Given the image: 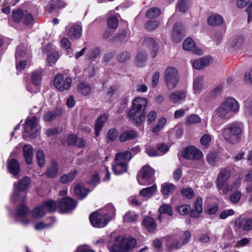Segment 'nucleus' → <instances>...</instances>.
Masks as SVG:
<instances>
[{"instance_id": "a878e982", "label": "nucleus", "mask_w": 252, "mask_h": 252, "mask_svg": "<svg viewBox=\"0 0 252 252\" xmlns=\"http://www.w3.org/2000/svg\"><path fill=\"white\" fill-rule=\"evenodd\" d=\"M212 63L211 58H201L195 60L192 63L193 67L196 69L200 70L204 67L207 66Z\"/></svg>"}, {"instance_id": "bf43d9fd", "label": "nucleus", "mask_w": 252, "mask_h": 252, "mask_svg": "<svg viewBox=\"0 0 252 252\" xmlns=\"http://www.w3.org/2000/svg\"><path fill=\"white\" fill-rule=\"evenodd\" d=\"M219 210V205L217 204H214L207 206L205 209V212L209 215L215 214Z\"/></svg>"}, {"instance_id": "dca6fc26", "label": "nucleus", "mask_w": 252, "mask_h": 252, "mask_svg": "<svg viewBox=\"0 0 252 252\" xmlns=\"http://www.w3.org/2000/svg\"><path fill=\"white\" fill-rule=\"evenodd\" d=\"M77 202L69 197L63 198L60 202L59 206L62 212H68L74 209Z\"/></svg>"}, {"instance_id": "4468645a", "label": "nucleus", "mask_w": 252, "mask_h": 252, "mask_svg": "<svg viewBox=\"0 0 252 252\" xmlns=\"http://www.w3.org/2000/svg\"><path fill=\"white\" fill-rule=\"evenodd\" d=\"M29 212L27 207L24 205H20L17 209L15 215V220L17 221L22 222L24 225H26L30 222V220L27 218L26 216Z\"/></svg>"}, {"instance_id": "9d476101", "label": "nucleus", "mask_w": 252, "mask_h": 252, "mask_svg": "<svg viewBox=\"0 0 252 252\" xmlns=\"http://www.w3.org/2000/svg\"><path fill=\"white\" fill-rule=\"evenodd\" d=\"M155 170L149 165L143 166L138 172L137 178L138 183L142 185L146 184V182L151 180V178L154 175Z\"/></svg>"}, {"instance_id": "8fccbe9b", "label": "nucleus", "mask_w": 252, "mask_h": 252, "mask_svg": "<svg viewBox=\"0 0 252 252\" xmlns=\"http://www.w3.org/2000/svg\"><path fill=\"white\" fill-rule=\"evenodd\" d=\"M62 46L66 50L67 54L70 55L72 53V50L71 48V43L66 37L63 38L61 41Z\"/></svg>"}, {"instance_id": "4be33fe9", "label": "nucleus", "mask_w": 252, "mask_h": 252, "mask_svg": "<svg viewBox=\"0 0 252 252\" xmlns=\"http://www.w3.org/2000/svg\"><path fill=\"white\" fill-rule=\"evenodd\" d=\"M59 165L54 160H52L48 166L44 175L48 178H54L58 174Z\"/></svg>"}, {"instance_id": "c85d7f7f", "label": "nucleus", "mask_w": 252, "mask_h": 252, "mask_svg": "<svg viewBox=\"0 0 252 252\" xmlns=\"http://www.w3.org/2000/svg\"><path fill=\"white\" fill-rule=\"evenodd\" d=\"M23 154L25 161L28 164L32 163L33 158V149L30 145H25L23 147Z\"/></svg>"}, {"instance_id": "3c124183", "label": "nucleus", "mask_w": 252, "mask_h": 252, "mask_svg": "<svg viewBox=\"0 0 252 252\" xmlns=\"http://www.w3.org/2000/svg\"><path fill=\"white\" fill-rule=\"evenodd\" d=\"M36 158L37 164L40 167H42L45 163V156L42 150H38L36 152Z\"/></svg>"}, {"instance_id": "864d4df0", "label": "nucleus", "mask_w": 252, "mask_h": 252, "mask_svg": "<svg viewBox=\"0 0 252 252\" xmlns=\"http://www.w3.org/2000/svg\"><path fill=\"white\" fill-rule=\"evenodd\" d=\"M244 42V37L243 36H239L234 39L232 42V47L234 49H238L242 46Z\"/></svg>"}, {"instance_id": "473e14b6", "label": "nucleus", "mask_w": 252, "mask_h": 252, "mask_svg": "<svg viewBox=\"0 0 252 252\" xmlns=\"http://www.w3.org/2000/svg\"><path fill=\"white\" fill-rule=\"evenodd\" d=\"M157 191V186L154 185L151 187L144 188L140 191L139 194L141 196L146 197H151Z\"/></svg>"}, {"instance_id": "f257e3e1", "label": "nucleus", "mask_w": 252, "mask_h": 252, "mask_svg": "<svg viewBox=\"0 0 252 252\" xmlns=\"http://www.w3.org/2000/svg\"><path fill=\"white\" fill-rule=\"evenodd\" d=\"M244 128L242 122L235 121L226 125L220 131L223 138L227 143L235 145L241 141Z\"/></svg>"}, {"instance_id": "f704fd0d", "label": "nucleus", "mask_w": 252, "mask_h": 252, "mask_svg": "<svg viewBox=\"0 0 252 252\" xmlns=\"http://www.w3.org/2000/svg\"><path fill=\"white\" fill-rule=\"evenodd\" d=\"M74 192L78 197L83 199L87 195L89 190L82 187L81 184H78L74 187Z\"/></svg>"}, {"instance_id": "e433bc0d", "label": "nucleus", "mask_w": 252, "mask_h": 252, "mask_svg": "<svg viewBox=\"0 0 252 252\" xmlns=\"http://www.w3.org/2000/svg\"><path fill=\"white\" fill-rule=\"evenodd\" d=\"M77 174L76 170L71 171L67 174L63 175L60 178V181L63 184L72 182L75 178Z\"/></svg>"}, {"instance_id": "4d7b16f0", "label": "nucleus", "mask_w": 252, "mask_h": 252, "mask_svg": "<svg viewBox=\"0 0 252 252\" xmlns=\"http://www.w3.org/2000/svg\"><path fill=\"white\" fill-rule=\"evenodd\" d=\"M22 19H23V23L26 25H32L33 18L32 14L27 13V11L24 12V15Z\"/></svg>"}, {"instance_id": "aec40b11", "label": "nucleus", "mask_w": 252, "mask_h": 252, "mask_svg": "<svg viewBox=\"0 0 252 252\" xmlns=\"http://www.w3.org/2000/svg\"><path fill=\"white\" fill-rule=\"evenodd\" d=\"M143 44L151 50V57L155 58L159 49L158 45L155 39L151 37L146 38L143 41Z\"/></svg>"}, {"instance_id": "f03ea898", "label": "nucleus", "mask_w": 252, "mask_h": 252, "mask_svg": "<svg viewBox=\"0 0 252 252\" xmlns=\"http://www.w3.org/2000/svg\"><path fill=\"white\" fill-rule=\"evenodd\" d=\"M240 105L237 100L232 97H227L215 109V115L221 119L228 120L238 113Z\"/></svg>"}, {"instance_id": "1a4fd4ad", "label": "nucleus", "mask_w": 252, "mask_h": 252, "mask_svg": "<svg viewBox=\"0 0 252 252\" xmlns=\"http://www.w3.org/2000/svg\"><path fill=\"white\" fill-rule=\"evenodd\" d=\"M24 131L30 138H34L38 131L37 119L34 116L27 119L24 125Z\"/></svg>"}, {"instance_id": "cd10ccee", "label": "nucleus", "mask_w": 252, "mask_h": 252, "mask_svg": "<svg viewBox=\"0 0 252 252\" xmlns=\"http://www.w3.org/2000/svg\"><path fill=\"white\" fill-rule=\"evenodd\" d=\"M8 169L9 172L14 176L17 175L20 171V167L18 161L11 159L8 162Z\"/></svg>"}, {"instance_id": "2f4dec72", "label": "nucleus", "mask_w": 252, "mask_h": 252, "mask_svg": "<svg viewBox=\"0 0 252 252\" xmlns=\"http://www.w3.org/2000/svg\"><path fill=\"white\" fill-rule=\"evenodd\" d=\"M208 24L211 26H217L223 23V19L221 15L214 14L208 18Z\"/></svg>"}, {"instance_id": "603ef678", "label": "nucleus", "mask_w": 252, "mask_h": 252, "mask_svg": "<svg viewBox=\"0 0 252 252\" xmlns=\"http://www.w3.org/2000/svg\"><path fill=\"white\" fill-rule=\"evenodd\" d=\"M118 61L120 63H124L130 58V54L127 51L120 52L118 56Z\"/></svg>"}, {"instance_id": "e2e57ef3", "label": "nucleus", "mask_w": 252, "mask_h": 252, "mask_svg": "<svg viewBox=\"0 0 252 252\" xmlns=\"http://www.w3.org/2000/svg\"><path fill=\"white\" fill-rule=\"evenodd\" d=\"M211 141V137L209 134H204L200 138L201 144L205 148H207Z\"/></svg>"}, {"instance_id": "09e8293b", "label": "nucleus", "mask_w": 252, "mask_h": 252, "mask_svg": "<svg viewBox=\"0 0 252 252\" xmlns=\"http://www.w3.org/2000/svg\"><path fill=\"white\" fill-rule=\"evenodd\" d=\"M201 121V118L196 114H191L187 117L186 124H193L199 123Z\"/></svg>"}, {"instance_id": "6ab92c4d", "label": "nucleus", "mask_w": 252, "mask_h": 252, "mask_svg": "<svg viewBox=\"0 0 252 252\" xmlns=\"http://www.w3.org/2000/svg\"><path fill=\"white\" fill-rule=\"evenodd\" d=\"M223 90V85L221 84H219L215 87L210 92L203 94V99L206 102H209L215 99L220 95Z\"/></svg>"}, {"instance_id": "7ed1b4c3", "label": "nucleus", "mask_w": 252, "mask_h": 252, "mask_svg": "<svg viewBox=\"0 0 252 252\" xmlns=\"http://www.w3.org/2000/svg\"><path fill=\"white\" fill-rule=\"evenodd\" d=\"M148 103L147 99L138 97L133 100L132 107L128 113V117L133 123L137 126L142 124L145 119L144 111Z\"/></svg>"}, {"instance_id": "774afa93", "label": "nucleus", "mask_w": 252, "mask_h": 252, "mask_svg": "<svg viewBox=\"0 0 252 252\" xmlns=\"http://www.w3.org/2000/svg\"><path fill=\"white\" fill-rule=\"evenodd\" d=\"M245 113L249 115H252V104L251 100L249 99L244 102Z\"/></svg>"}, {"instance_id": "a19ab883", "label": "nucleus", "mask_w": 252, "mask_h": 252, "mask_svg": "<svg viewBox=\"0 0 252 252\" xmlns=\"http://www.w3.org/2000/svg\"><path fill=\"white\" fill-rule=\"evenodd\" d=\"M43 206V208L46 209L47 211L49 212L53 213L54 212L57 208V204L53 200H48L43 203L41 205Z\"/></svg>"}, {"instance_id": "4c0bfd02", "label": "nucleus", "mask_w": 252, "mask_h": 252, "mask_svg": "<svg viewBox=\"0 0 252 252\" xmlns=\"http://www.w3.org/2000/svg\"><path fill=\"white\" fill-rule=\"evenodd\" d=\"M78 91L82 95L84 96L88 95L91 94V87L89 84L81 82L78 86Z\"/></svg>"}, {"instance_id": "58836bf2", "label": "nucleus", "mask_w": 252, "mask_h": 252, "mask_svg": "<svg viewBox=\"0 0 252 252\" xmlns=\"http://www.w3.org/2000/svg\"><path fill=\"white\" fill-rule=\"evenodd\" d=\"M190 6V0H179L176 5V8L180 12L186 11Z\"/></svg>"}, {"instance_id": "5701e85b", "label": "nucleus", "mask_w": 252, "mask_h": 252, "mask_svg": "<svg viewBox=\"0 0 252 252\" xmlns=\"http://www.w3.org/2000/svg\"><path fill=\"white\" fill-rule=\"evenodd\" d=\"M183 47L184 50L191 51L192 52L197 55H200L202 54L201 50L195 47L194 42L189 37L187 38L184 41Z\"/></svg>"}, {"instance_id": "393cba45", "label": "nucleus", "mask_w": 252, "mask_h": 252, "mask_svg": "<svg viewBox=\"0 0 252 252\" xmlns=\"http://www.w3.org/2000/svg\"><path fill=\"white\" fill-rule=\"evenodd\" d=\"M182 25L181 23H176L173 27L172 33V37L174 41L176 42H179L183 36Z\"/></svg>"}, {"instance_id": "ea45409f", "label": "nucleus", "mask_w": 252, "mask_h": 252, "mask_svg": "<svg viewBox=\"0 0 252 252\" xmlns=\"http://www.w3.org/2000/svg\"><path fill=\"white\" fill-rule=\"evenodd\" d=\"M175 189V186L171 183H164L161 185V192L165 195H170L173 193Z\"/></svg>"}, {"instance_id": "49530a36", "label": "nucleus", "mask_w": 252, "mask_h": 252, "mask_svg": "<svg viewBox=\"0 0 252 252\" xmlns=\"http://www.w3.org/2000/svg\"><path fill=\"white\" fill-rule=\"evenodd\" d=\"M24 15V12L21 9L13 10L12 12L13 20L14 22L17 23H18L21 21Z\"/></svg>"}, {"instance_id": "5fc2aeb1", "label": "nucleus", "mask_w": 252, "mask_h": 252, "mask_svg": "<svg viewBox=\"0 0 252 252\" xmlns=\"http://www.w3.org/2000/svg\"><path fill=\"white\" fill-rule=\"evenodd\" d=\"M136 215L134 212H128L124 216V221L125 222H134L136 219Z\"/></svg>"}, {"instance_id": "13d9d810", "label": "nucleus", "mask_w": 252, "mask_h": 252, "mask_svg": "<svg viewBox=\"0 0 252 252\" xmlns=\"http://www.w3.org/2000/svg\"><path fill=\"white\" fill-rule=\"evenodd\" d=\"M108 26L111 29H116L118 27V20L115 16L109 17L107 21Z\"/></svg>"}, {"instance_id": "de8ad7c7", "label": "nucleus", "mask_w": 252, "mask_h": 252, "mask_svg": "<svg viewBox=\"0 0 252 252\" xmlns=\"http://www.w3.org/2000/svg\"><path fill=\"white\" fill-rule=\"evenodd\" d=\"M32 214L34 218L39 219L43 217L45 215V210L43 206H39L35 208L32 212Z\"/></svg>"}, {"instance_id": "0eeeda50", "label": "nucleus", "mask_w": 252, "mask_h": 252, "mask_svg": "<svg viewBox=\"0 0 252 252\" xmlns=\"http://www.w3.org/2000/svg\"><path fill=\"white\" fill-rule=\"evenodd\" d=\"M164 80L167 88L173 89L179 81L178 70L173 67H167L164 71Z\"/></svg>"}, {"instance_id": "6e6d98bb", "label": "nucleus", "mask_w": 252, "mask_h": 252, "mask_svg": "<svg viewBox=\"0 0 252 252\" xmlns=\"http://www.w3.org/2000/svg\"><path fill=\"white\" fill-rule=\"evenodd\" d=\"M217 154L215 152L209 153L206 156V159L208 163L213 166L217 161Z\"/></svg>"}, {"instance_id": "423d86ee", "label": "nucleus", "mask_w": 252, "mask_h": 252, "mask_svg": "<svg viewBox=\"0 0 252 252\" xmlns=\"http://www.w3.org/2000/svg\"><path fill=\"white\" fill-rule=\"evenodd\" d=\"M231 176V171L227 168L220 169L216 179V187L220 194H226L231 190V187L227 183Z\"/></svg>"}, {"instance_id": "412c9836", "label": "nucleus", "mask_w": 252, "mask_h": 252, "mask_svg": "<svg viewBox=\"0 0 252 252\" xmlns=\"http://www.w3.org/2000/svg\"><path fill=\"white\" fill-rule=\"evenodd\" d=\"M82 34V28L80 25L75 24L69 30L67 35L71 40H76L80 38Z\"/></svg>"}, {"instance_id": "69168bd1", "label": "nucleus", "mask_w": 252, "mask_h": 252, "mask_svg": "<svg viewBox=\"0 0 252 252\" xmlns=\"http://www.w3.org/2000/svg\"><path fill=\"white\" fill-rule=\"evenodd\" d=\"M166 120L165 118H161L158 123V124L153 127L152 131L154 132H157L159 131L164 126L166 123Z\"/></svg>"}, {"instance_id": "79ce46f5", "label": "nucleus", "mask_w": 252, "mask_h": 252, "mask_svg": "<svg viewBox=\"0 0 252 252\" xmlns=\"http://www.w3.org/2000/svg\"><path fill=\"white\" fill-rule=\"evenodd\" d=\"M203 77L199 76L196 77L193 82V89L197 93H200L203 87Z\"/></svg>"}, {"instance_id": "a18cd8bd", "label": "nucleus", "mask_w": 252, "mask_h": 252, "mask_svg": "<svg viewBox=\"0 0 252 252\" xmlns=\"http://www.w3.org/2000/svg\"><path fill=\"white\" fill-rule=\"evenodd\" d=\"M158 212L160 214H166L170 216L173 215V212L171 206L168 204H163L158 208Z\"/></svg>"}, {"instance_id": "9b49d317", "label": "nucleus", "mask_w": 252, "mask_h": 252, "mask_svg": "<svg viewBox=\"0 0 252 252\" xmlns=\"http://www.w3.org/2000/svg\"><path fill=\"white\" fill-rule=\"evenodd\" d=\"M72 79L70 77L64 78L61 74H57L54 80V86L60 92L67 90L70 87Z\"/></svg>"}, {"instance_id": "7c9ffc66", "label": "nucleus", "mask_w": 252, "mask_h": 252, "mask_svg": "<svg viewBox=\"0 0 252 252\" xmlns=\"http://www.w3.org/2000/svg\"><path fill=\"white\" fill-rule=\"evenodd\" d=\"M65 3L60 0H52L47 5L46 9L49 12H52L56 8H62L64 7Z\"/></svg>"}, {"instance_id": "c756f323", "label": "nucleus", "mask_w": 252, "mask_h": 252, "mask_svg": "<svg viewBox=\"0 0 252 252\" xmlns=\"http://www.w3.org/2000/svg\"><path fill=\"white\" fill-rule=\"evenodd\" d=\"M107 115L106 114H103L97 118L95 125V133L96 136L99 135L103 125L107 119Z\"/></svg>"}, {"instance_id": "c03bdc74", "label": "nucleus", "mask_w": 252, "mask_h": 252, "mask_svg": "<svg viewBox=\"0 0 252 252\" xmlns=\"http://www.w3.org/2000/svg\"><path fill=\"white\" fill-rule=\"evenodd\" d=\"M160 14V10L157 7H153L148 10L146 16L149 19H154L158 17Z\"/></svg>"}, {"instance_id": "37998d69", "label": "nucleus", "mask_w": 252, "mask_h": 252, "mask_svg": "<svg viewBox=\"0 0 252 252\" xmlns=\"http://www.w3.org/2000/svg\"><path fill=\"white\" fill-rule=\"evenodd\" d=\"M130 37L129 33L125 30L119 31L116 35V39L120 41L127 40Z\"/></svg>"}, {"instance_id": "ddd939ff", "label": "nucleus", "mask_w": 252, "mask_h": 252, "mask_svg": "<svg viewBox=\"0 0 252 252\" xmlns=\"http://www.w3.org/2000/svg\"><path fill=\"white\" fill-rule=\"evenodd\" d=\"M42 70L41 69H37L33 71L31 75V82L33 85V88H30V86H27V90L28 91L35 93L39 90V86L40 84L41 80Z\"/></svg>"}, {"instance_id": "0e129e2a", "label": "nucleus", "mask_w": 252, "mask_h": 252, "mask_svg": "<svg viewBox=\"0 0 252 252\" xmlns=\"http://www.w3.org/2000/svg\"><path fill=\"white\" fill-rule=\"evenodd\" d=\"M158 21H149L146 24V28L149 31H153L157 28L159 25Z\"/></svg>"}, {"instance_id": "f3484780", "label": "nucleus", "mask_w": 252, "mask_h": 252, "mask_svg": "<svg viewBox=\"0 0 252 252\" xmlns=\"http://www.w3.org/2000/svg\"><path fill=\"white\" fill-rule=\"evenodd\" d=\"M235 226L238 228H242L245 231L252 230V219L239 217L235 221Z\"/></svg>"}, {"instance_id": "f8f14e48", "label": "nucleus", "mask_w": 252, "mask_h": 252, "mask_svg": "<svg viewBox=\"0 0 252 252\" xmlns=\"http://www.w3.org/2000/svg\"><path fill=\"white\" fill-rule=\"evenodd\" d=\"M90 220L93 226L103 227L106 225L109 220L106 217L105 214H101L98 212H95L90 215Z\"/></svg>"}, {"instance_id": "338daca9", "label": "nucleus", "mask_w": 252, "mask_h": 252, "mask_svg": "<svg viewBox=\"0 0 252 252\" xmlns=\"http://www.w3.org/2000/svg\"><path fill=\"white\" fill-rule=\"evenodd\" d=\"M241 196V192L239 191H237L231 195L230 199L233 203H237L239 201Z\"/></svg>"}, {"instance_id": "b1692460", "label": "nucleus", "mask_w": 252, "mask_h": 252, "mask_svg": "<svg viewBox=\"0 0 252 252\" xmlns=\"http://www.w3.org/2000/svg\"><path fill=\"white\" fill-rule=\"evenodd\" d=\"M186 94L185 91L179 90L171 93L169 96L171 102L173 103H180L186 98Z\"/></svg>"}, {"instance_id": "72a5a7b5", "label": "nucleus", "mask_w": 252, "mask_h": 252, "mask_svg": "<svg viewBox=\"0 0 252 252\" xmlns=\"http://www.w3.org/2000/svg\"><path fill=\"white\" fill-rule=\"evenodd\" d=\"M137 136L136 132L134 130H127L120 136V140L121 142H125L135 139Z\"/></svg>"}, {"instance_id": "680f3d73", "label": "nucleus", "mask_w": 252, "mask_h": 252, "mask_svg": "<svg viewBox=\"0 0 252 252\" xmlns=\"http://www.w3.org/2000/svg\"><path fill=\"white\" fill-rule=\"evenodd\" d=\"M190 237L191 234L189 231L187 230L184 231L180 239L182 244L184 246L187 244L189 241Z\"/></svg>"}, {"instance_id": "39448f33", "label": "nucleus", "mask_w": 252, "mask_h": 252, "mask_svg": "<svg viewBox=\"0 0 252 252\" xmlns=\"http://www.w3.org/2000/svg\"><path fill=\"white\" fill-rule=\"evenodd\" d=\"M131 159V153L129 151L118 153L116 154L114 161L112 163V170L115 175H120L126 172L128 163Z\"/></svg>"}, {"instance_id": "052dcab7", "label": "nucleus", "mask_w": 252, "mask_h": 252, "mask_svg": "<svg viewBox=\"0 0 252 252\" xmlns=\"http://www.w3.org/2000/svg\"><path fill=\"white\" fill-rule=\"evenodd\" d=\"M57 116V113L55 111H48L45 112L43 116L44 121L50 122L54 120Z\"/></svg>"}, {"instance_id": "bb28decb", "label": "nucleus", "mask_w": 252, "mask_h": 252, "mask_svg": "<svg viewBox=\"0 0 252 252\" xmlns=\"http://www.w3.org/2000/svg\"><path fill=\"white\" fill-rule=\"evenodd\" d=\"M142 223L149 232H154L157 229V224L152 217H146L143 220Z\"/></svg>"}, {"instance_id": "a211bd4d", "label": "nucleus", "mask_w": 252, "mask_h": 252, "mask_svg": "<svg viewBox=\"0 0 252 252\" xmlns=\"http://www.w3.org/2000/svg\"><path fill=\"white\" fill-rule=\"evenodd\" d=\"M183 246L181 242L176 237H168L166 242V250L172 252L181 248Z\"/></svg>"}, {"instance_id": "c9c22d12", "label": "nucleus", "mask_w": 252, "mask_h": 252, "mask_svg": "<svg viewBox=\"0 0 252 252\" xmlns=\"http://www.w3.org/2000/svg\"><path fill=\"white\" fill-rule=\"evenodd\" d=\"M147 60V54L143 51L138 53L135 60V64L138 67L144 66Z\"/></svg>"}, {"instance_id": "20e7f679", "label": "nucleus", "mask_w": 252, "mask_h": 252, "mask_svg": "<svg viewBox=\"0 0 252 252\" xmlns=\"http://www.w3.org/2000/svg\"><path fill=\"white\" fill-rule=\"evenodd\" d=\"M136 245L135 239L119 236L113 242L108 243L107 247L110 252H129L135 248Z\"/></svg>"}, {"instance_id": "6e6552de", "label": "nucleus", "mask_w": 252, "mask_h": 252, "mask_svg": "<svg viewBox=\"0 0 252 252\" xmlns=\"http://www.w3.org/2000/svg\"><path fill=\"white\" fill-rule=\"evenodd\" d=\"M31 180L30 177H25L22 180L19 181L18 184H14L13 193L11 196V201L15 202L19 199L21 193L27 189L30 186Z\"/></svg>"}, {"instance_id": "2eb2a0df", "label": "nucleus", "mask_w": 252, "mask_h": 252, "mask_svg": "<svg viewBox=\"0 0 252 252\" xmlns=\"http://www.w3.org/2000/svg\"><path fill=\"white\" fill-rule=\"evenodd\" d=\"M183 157L188 159H199L202 157V152L194 146L185 149L182 152Z\"/></svg>"}]
</instances>
